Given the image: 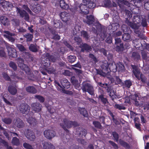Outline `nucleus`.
Here are the masks:
<instances>
[{"label":"nucleus","instance_id":"f257e3e1","mask_svg":"<svg viewBox=\"0 0 149 149\" xmlns=\"http://www.w3.org/2000/svg\"><path fill=\"white\" fill-rule=\"evenodd\" d=\"M81 89L83 92H87L89 94L94 95V89L93 86L91 84L86 81H83L82 83Z\"/></svg>","mask_w":149,"mask_h":149},{"label":"nucleus","instance_id":"f03ea898","mask_svg":"<svg viewBox=\"0 0 149 149\" xmlns=\"http://www.w3.org/2000/svg\"><path fill=\"white\" fill-rule=\"evenodd\" d=\"M125 18L126 19L125 21V22L128 26H130L131 28L136 25V24L135 23H133L130 21L131 18L132 17V14L131 12L127 10L125 11Z\"/></svg>","mask_w":149,"mask_h":149},{"label":"nucleus","instance_id":"7ed1b4c3","mask_svg":"<svg viewBox=\"0 0 149 149\" xmlns=\"http://www.w3.org/2000/svg\"><path fill=\"white\" fill-rule=\"evenodd\" d=\"M74 9L80 13L84 14H88L89 12V8L86 4H80L75 7Z\"/></svg>","mask_w":149,"mask_h":149},{"label":"nucleus","instance_id":"20e7f679","mask_svg":"<svg viewBox=\"0 0 149 149\" xmlns=\"http://www.w3.org/2000/svg\"><path fill=\"white\" fill-rule=\"evenodd\" d=\"M63 122L60 123L61 127L66 132H68L67 128H70L71 127L72 121L68 119L64 118L63 119Z\"/></svg>","mask_w":149,"mask_h":149},{"label":"nucleus","instance_id":"39448f33","mask_svg":"<svg viewBox=\"0 0 149 149\" xmlns=\"http://www.w3.org/2000/svg\"><path fill=\"white\" fill-rule=\"evenodd\" d=\"M24 133L25 136L30 141H33L36 138L34 133L31 130L28 129H25Z\"/></svg>","mask_w":149,"mask_h":149},{"label":"nucleus","instance_id":"423d86ee","mask_svg":"<svg viewBox=\"0 0 149 149\" xmlns=\"http://www.w3.org/2000/svg\"><path fill=\"white\" fill-rule=\"evenodd\" d=\"M16 8L17 13L19 14L20 17L24 18V19L27 21H29V15L25 10L18 8Z\"/></svg>","mask_w":149,"mask_h":149},{"label":"nucleus","instance_id":"0eeeda50","mask_svg":"<svg viewBox=\"0 0 149 149\" xmlns=\"http://www.w3.org/2000/svg\"><path fill=\"white\" fill-rule=\"evenodd\" d=\"M19 109L22 113L27 114L30 111V107L27 104L23 103L20 105Z\"/></svg>","mask_w":149,"mask_h":149},{"label":"nucleus","instance_id":"6e6552de","mask_svg":"<svg viewBox=\"0 0 149 149\" xmlns=\"http://www.w3.org/2000/svg\"><path fill=\"white\" fill-rule=\"evenodd\" d=\"M44 135L45 137L49 139H51L55 135V132L52 130H46L44 132Z\"/></svg>","mask_w":149,"mask_h":149},{"label":"nucleus","instance_id":"1a4fd4ad","mask_svg":"<svg viewBox=\"0 0 149 149\" xmlns=\"http://www.w3.org/2000/svg\"><path fill=\"white\" fill-rule=\"evenodd\" d=\"M134 30V33L137 35L141 39H144L146 38L145 36L140 32V29L139 28V26L137 25H134V26L132 28Z\"/></svg>","mask_w":149,"mask_h":149},{"label":"nucleus","instance_id":"9d476101","mask_svg":"<svg viewBox=\"0 0 149 149\" xmlns=\"http://www.w3.org/2000/svg\"><path fill=\"white\" fill-rule=\"evenodd\" d=\"M15 126L18 128H22L25 126V124L23 121L19 118L14 119L13 122Z\"/></svg>","mask_w":149,"mask_h":149},{"label":"nucleus","instance_id":"9b49d317","mask_svg":"<svg viewBox=\"0 0 149 149\" xmlns=\"http://www.w3.org/2000/svg\"><path fill=\"white\" fill-rule=\"evenodd\" d=\"M31 107L33 110L36 112L40 111L42 107V105L38 102L32 103L31 105Z\"/></svg>","mask_w":149,"mask_h":149},{"label":"nucleus","instance_id":"f8f14e48","mask_svg":"<svg viewBox=\"0 0 149 149\" xmlns=\"http://www.w3.org/2000/svg\"><path fill=\"white\" fill-rule=\"evenodd\" d=\"M60 16L62 20L65 22L69 21L70 18V14L65 11L61 12Z\"/></svg>","mask_w":149,"mask_h":149},{"label":"nucleus","instance_id":"ddd939ff","mask_svg":"<svg viewBox=\"0 0 149 149\" xmlns=\"http://www.w3.org/2000/svg\"><path fill=\"white\" fill-rule=\"evenodd\" d=\"M80 47L81 48V51L82 52H89L92 50L91 47L86 43H82L80 45Z\"/></svg>","mask_w":149,"mask_h":149},{"label":"nucleus","instance_id":"4468645a","mask_svg":"<svg viewBox=\"0 0 149 149\" xmlns=\"http://www.w3.org/2000/svg\"><path fill=\"white\" fill-rule=\"evenodd\" d=\"M61 84L62 86L63 89H68L70 86V84L69 82L66 79L63 78L61 80Z\"/></svg>","mask_w":149,"mask_h":149},{"label":"nucleus","instance_id":"2eb2a0df","mask_svg":"<svg viewBox=\"0 0 149 149\" xmlns=\"http://www.w3.org/2000/svg\"><path fill=\"white\" fill-rule=\"evenodd\" d=\"M16 46L20 51L23 52V53L27 56H30V54L28 52H26V49L23 45L18 44H17Z\"/></svg>","mask_w":149,"mask_h":149},{"label":"nucleus","instance_id":"dca6fc26","mask_svg":"<svg viewBox=\"0 0 149 149\" xmlns=\"http://www.w3.org/2000/svg\"><path fill=\"white\" fill-rule=\"evenodd\" d=\"M119 23H113L111 25L108 26V28L110 30V32H114L119 27Z\"/></svg>","mask_w":149,"mask_h":149},{"label":"nucleus","instance_id":"f3484780","mask_svg":"<svg viewBox=\"0 0 149 149\" xmlns=\"http://www.w3.org/2000/svg\"><path fill=\"white\" fill-rule=\"evenodd\" d=\"M132 69V72L135 76L139 79V76L140 74V71L139 69L135 65H131Z\"/></svg>","mask_w":149,"mask_h":149},{"label":"nucleus","instance_id":"a211bd4d","mask_svg":"<svg viewBox=\"0 0 149 149\" xmlns=\"http://www.w3.org/2000/svg\"><path fill=\"white\" fill-rule=\"evenodd\" d=\"M96 0H87L86 1V5L88 8H92L96 6L95 2Z\"/></svg>","mask_w":149,"mask_h":149},{"label":"nucleus","instance_id":"6ab92c4d","mask_svg":"<svg viewBox=\"0 0 149 149\" xmlns=\"http://www.w3.org/2000/svg\"><path fill=\"white\" fill-rule=\"evenodd\" d=\"M123 40L127 42H129L132 39L130 34L128 33H124L122 35Z\"/></svg>","mask_w":149,"mask_h":149},{"label":"nucleus","instance_id":"aec40b11","mask_svg":"<svg viewBox=\"0 0 149 149\" xmlns=\"http://www.w3.org/2000/svg\"><path fill=\"white\" fill-rule=\"evenodd\" d=\"M100 31L99 33V36L102 39V40H103L107 36V29L105 28H101L100 30Z\"/></svg>","mask_w":149,"mask_h":149},{"label":"nucleus","instance_id":"412c9836","mask_svg":"<svg viewBox=\"0 0 149 149\" xmlns=\"http://www.w3.org/2000/svg\"><path fill=\"white\" fill-rule=\"evenodd\" d=\"M0 20L4 26L8 25L9 24L8 19L5 16H2L0 17Z\"/></svg>","mask_w":149,"mask_h":149},{"label":"nucleus","instance_id":"4be33fe9","mask_svg":"<svg viewBox=\"0 0 149 149\" xmlns=\"http://www.w3.org/2000/svg\"><path fill=\"white\" fill-rule=\"evenodd\" d=\"M26 89L27 92L32 94H35L37 92V90L33 86H28L26 87Z\"/></svg>","mask_w":149,"mask_h":149},{"label":"nucleus","instance_id":"5701e85b","mask_svg":"<svg viewBox=\"0 0 149 149\" xmlns=\"http://www.w3.org/2000/svg\"><path fill=\"white\" fill-rule=\"evenodd\" d=\"M109 67L110 71L115 72L117 71L118 67H117V65H116L115 62L109 64Z\"/></svg>","mask_w":149,"mask_h":149},{"label":"nucleus","instance_id":"b1692460","mask_svg":"<svg viewBox=\"0 0 149 149\" xmlns=\"http://www.w3.org/2000/svg\"><path fill=\"white\" fill-rule=\"evenodd\" d=\"M59 4L60 7L64 9H68L69 7L68 5L65 2L64 0H61Z\"/></svg>","mask_w":149,"mask_h":149},{"label":"nucleus","instance_id":"393cba45","mask_svg":"<svg viewBox=\"0 0 149 149\" xmlns=\"http://www.w3.org/2000/svg\"><path fill=\"white\" fill-rule=\"evenodd\" d=\"M43 147L44 149H51L55 148V147L50 143L47 142H45L43 143Z\"/></svg>","mask_w":149,"mask_h":149},{"label":"nucleus","instance_id":"a878e982","mask_svg":"<svg viewBox=\"0 0 149 149\" xmlns=\"http://www.w3.org/2000/svg\"><path fill=\"white\" fill-rule=\"evenodd\" d=\"M142 20V18L140 16L137 15H136L134 16L132 19L133 23H134V22H136V24L140 23ZM136 24L138 25L137 24Z\"/></svg>","mask_w":149,"mask_h":149},{"label":"nucleus","instance_id":"bb28decb","mask_svg":"<svg viewBox=\"0 0 149 149\" xmlns=\"http://www.w3.org/2000/svg\"><path fill=\"white\" fill-rule=\"evenodd\" d=\"M13 81H14L13 86L10 87V93L13 95H14L16 94L17 92V90L15 87V82L16 81L15 80H13Z\"/></svg>","mask_w":149,"mask_h":149},{"label":"nucleus","instance_id":"cd10ccee","mask_svg":"<svg viewBox=\"0 0 149 149\" xmlns=\"http://www.w3.org/2000/svg\"><path fill=\"white\" fill-rule=\"evenodd\" d=\"M87 21H86V23L89 25L92 24L94 21V17L91 15L87 16Z\"/></svg>","mask_w":149,"mask_h":149},{"label":"nucleus","instance_id":"c85d7f7f","mask_svg":"<svg viewBox=\"0 0 149 149\" xmlns=\"http://www.w3.org/2000/svg\"><path fill=\"white\" fill-rule=\"evenodd\" d=\"M10 56L13 58L17 57V53L16 50L11 47H10Z\"/></svg>","mask_w":149,"mask_h":149},{"label":"nucleus","instance_id":"c756f323","mask_svg":"<svg viewBox=\"0 0 149 149\" xmlns=\"http://www.w3.org/2000/svg\"><path fill=\"white\" fill-rule=\"evenodd\" d=\"M143 59L146 61L149 60V54L147 52L143 51L141 52Z\"/></svg>","mask_w":149,"mask_h":149},{"label":"nucleus","instance_id":"7c9ffc66","mask_svg":"<svg viewBox=\"0 0 149 149\" xmlns=\"http://www.w3.org/2000/svg\"><path fill=\"white\" fill-rule=\"evenodd\" d=\"M117 69L119 71L122 72L124 71L125 68L123 64L120 62H119L117 64Z\"/></svg>","mask_w":149,"mask_h":149},{"label":"nucleus","instance_id":"2f4dec72","mask_svg":"<svg viewBox=\"0 0 149 149\" xmlns=\"http://www.w3.org/2000/svg\"><path fill=\"white\" fill-rule=\"evenodd\" d=\"M18 67L20 68L21 69L24 70L26 73L30 71L29 68L24 63L21 65H19V66Z\"/></svg>","mask_w":149,"mask_h":149},{"label":"nucleus","instance_id":"473e14b6","mask_svg":"<svg viewBox=\"0 0 149 149\" xmlns=\"http://www.w3.org/2000/svg\"><path fill=\"white\" fill-rule=\"evenodd\" d=\"M27 121L30 125H33V126L35 125L37 123V120L35 118H28Z\"/></svg>","mask_w":149,"mask_h":149},{"label":"nucleus","instance_id":"72a5a7b5","mask_svg":"<svg viewBox=\"0 0 149 149\" xmlns=\"http://www.w3.org/2000/svg\"><path fill=\"white\" fill-rule=\"evenodd\" d=\"M81 36L86 40H88L90 38L89 34L86 31H82L81 32Z\"/></svg>","mask_w":149,"mask_h":149},{"label":"nucleus","instance_id":"f704fd0d","mask_svg":"<svg viewBox=\"0 0 149 149\" xmlns=\"http://www.w3.org/2000/svg\"><path fill=\"white\" fill-rule=\"evenodd\" d=\"M142 0H131V3H133L134 5L135 6L139 7L141 5Z\"/></svg>","mask_w":149,"mask_h":149},{"label":"nucleus","instance_id":"c9c22d12","mask_svg":"<svg viewBox=\"0 0 149 149\" xmlns=\"http://www.w3.org/2000/svg\"><path fill=\"white\" fill-rule=\"evenodd\" d=\"M24 36L26 38L27 41H30L32 40V39L33 38V34L27 33L24 35Z\"/></svg>","mask_w":149,"mask_h":149},{"label":"nucleus","instance_id":"e433bc0d","mask_svg":"<svg viewBox=\"0 0 149 149\" xmlns=\"http://www.w3.org/2000/svg\"><path fill=\"white\" fill-rule=\"evenodd\" d=\"M132 42L135 47L136 48L140 47L142 45V44L139 42L138 39H137L133 40Z\"/></svg>","mask_w":149,"mask_h":149},{"label":"nucleus","instance_id":"4c0bfd02","mask_svg":"<svg viewBox=\"0 0 149 149\" xmlns=\"http://www.w3.org/2000/svg\"><path fill=\"white\" fill-rule=\"evenodd\" d=\"M71 81L72 84L75 86H77L78 84V81L74 76H73L71 78Z\"/></svg>","mask_w":149,"mask_h":149},{"label":"nucleus","instance_id":"58836bf2","mask_svg":"<svg viewBox=\"0 0 149 149\" xmlns=\"http://www.w3.org/2000/svg\"><path fill=\"white\" fill-rule=\"evenodd\" d=\"M52 33L53 35V36L52 38V39L56 40H58L60 39V36L58 35L56 32L55 31H52Z\"/></svg>","mask_w":149,"mask_h":149},{"label":"nucleus","instance_id":"ea45409f","mask_svg":"<svg viewBox=\"0 0 149 149\" xmlns=\"http://www.w3.org/2000/svg\"><path fill=\"white\" fill-rule=\"evenodd\" d=\"M93 123L95 127L100 129H102V127L101 125V123L97 121H94Z\"/></svg>","mask_w":149,"mask_h":149},{"label":"nucleus","instance_id":"a19ab883","mask_svg":"<svg viewBox=\"0 0 149 149\" xmlns=\"http://www.w3.org/2000/svg\"><path fill=\"white\" fill-rule=\"evenodd\" d=\"M99 98L104 104H106L107 102L108 103L107 100L106 98L104 97V95L101 94L99 96Z\"/></svg>","mask_w":149,"mask_h":149},{"label":"nucleus","instance_id":"79ce46f5","mask_svg":"<svg viewBox=\"0 0 149 149\" xmlns=\"http://www.w3.org/2000/svg\"><path fill=\"white\" fill-rule=\"evenodd\" d=\"M132 57L135 60H138L140 58V56L138 53L134 52L132 53Z\"/></svg>","mask_w":149,"mask_h":149},{"label":"nucleus","instance_id":"37998d69","mask_svg":"<svg viewBox=\"0 0 149 149\" xmlns=\"http://www.w3.org/2000/svg\"><path fill=\"white\" fill-rule=\"evenodd\" d=\"M29 48L30 50L33 52H36L38 51V49L36 46L34 44H31L29 46Z\"/></svg>","mask_w":149,"mask_h":149},{"label":"nucleus","instance_id":"c03bdc74","mask_svg":"<svg viewBox=\"0 0 149 149\" xmlns=\"http://www.w3.org/2000/svg\"><path fill=\"white\" fill-rule=\"evenodd\" d=\"M118 141L119 143L121 145L126 148H128L129 147V145L127 143L125 142L123 140L121 139H120Z\"/></svg>","mask_w":149,"mask_h":149},{"label":"nucleus","instance_id":"a18cd8bd","mask_svg":"<svg viewBox=\"0 0 149 149\" xmlns=\"http://www.w3.org/2000/svg\"><path fill=\"white\" fill-rule=\"evenodd\" d=\"M12 143L14 145L18 146L19 144V141L16 137H14L12 140Z\"/></svg>","mask_w":149,"mask_h":149},{"label":"nucleus","instance_id":"49530a36","mask_svg":"<svg viewBox=\"0 0 149 149\" xmlns=\"http://www.w3.org/2000/svg\"><path fill=\"white\" fill-rule=\"evenodd\" d=\"M16 60L17 61V63L18 64V66H19V65H21L24 63V59L21 58H18L16 59Z\"/></svg>","mask_w":149,"mask_h":149},{"label":"nucleus","instance_id":"de8ad7c7","mask_svg":"<svg viewBox=\"0 0 149 149\" xmlns=\"http://www.w3.org/2000/svg\"><path fill=\"white\" fill-rule=\"evenodd\" d=\"M76 57L74 56L70 55L68 57V60L70 63H72L75 61Z\"/></svg>","mask_w":149,"mask_h":149},{"label":"nucleus","instance_id":"09e8293b","mask_svg":"<svg viewBox=\"0 0 149 149\" xmlns=\"http://www.w3.org/2000/svg\"><path fill=\"white\" fill-rule=\"evenodd\" d=\"M112 135L114 139L117 142L119 140V136L118 134L115 132H112Z\"/></svg>","mask_w":149,"mask_h":149},{"label":"nucleus","instance_id":"8fccbe9b","mask_svg":"<svg viewBox=\"0 0 149 149\" xmlns=\"http://www.w3.org/2000/svg\"><path fill=\"white\" fill-rule=\"evenodd\" d=\"M41 8L40 7L39 5H38L34 7L33 9V11L34 12L37 13H39L41 10Z\"/></svg>","mask_w":149,"mask_h":149},{"label":"nucleus","instance_id":"3c124183","mask_svg":"<svg viewBox=\"0 0 149 149\" xmlns=\"http://www.w3.org/2000/svg\"><path fill=\"white\" fill-rule=\"evenodd\" d=\"M80 113L82 114L84 116L86 117L87 116V111L84 108H80L79 109Z\"/></svg>","mask_w":149,"mask_h":149},{"label":"nucleus","instance_id":"603ef678","mask_svg":"<svg viewBox=\"0 0 149 149\" xmlns=\"http://www.w3.org/2000/svg\"><path fill=\"white\" fill-rule=\"evenodd\" d=\"M123 85L125 87L129 88L132 85V83L130 80H127L125 81V83Z\"/></svg>","mask_w":149,"mask_h":149},{"label":"nucleus","instance_id":"864d4df0","mask_svg":"<svg viewBox=\"0 0 149 149\" xmlns=\"http://www.w3.org/2000/svg\"><path fill=\"white\" fill-rule=\"evenodd\" d=\"M23 146L24 148L26 149H33L31 145L26 142L24 143Z\"/></svg>","mask_w":149,"mask_h":149},{"label":"nucleus","instance_id":"5fc2aeb1","mask_svg":"<svg viewBox=\"0 0 149 149\" xmlns=\"http://www.w3.org/2000/svg\"><path fill=\"white\" fill-rule=\"evenodd\" d=\"M123 43H120V45H117L116 47L117 51L119 52L123 50Z\"/></svg>","mask_w":149,"mask_h":149},{"label":"nucleus","instance_id":"6e6d98bb","mask_svg":"<svg viewBox=\"0 0 149 149\" xmlns=\"http://www.w3.org/2000/svg\"><path fill=\"white\" fill-rule=\"evenodd\" d=\"M36 98L40 102H44L45 98L42 96L40 95H36L35 96Z\"/></svg>","mask_w":149,"mask_h":149},{"label":"nucleus","instance_id":"4d7b16f0","mask_svg":"<svg viewBox=\"0 0 149 149\" xmlns=\"http://www.w3.org/2000/svg\"><path fill=\"white\" fill-rule=\"evenodd\" d=\"M122 34V32L120 31H119L117 32H113L112 34V36L115 38H116L117 37L119 36H121Z\"/></svg>","mask_w":149,"mask_h":149},{"label":"nucleus","instance_id":"13d9d810","mask_svg":"<svg viewBox=\"0 0 149 149\" xmlns=\"http://www.w3.org/2000/svg\"><path fill=\"white\" fill-rule=\"evenodd\" d=\"M12 23L14 26H17L19 25V21L18 19H13L12 21Z\"/></svg>","mask_w":149,"mask_h":149},{"label":"nucleus","instance_id":"bf43d9fd","mask_svg":"<svg viewBox=\"0 0 149 149\" xmlns=\"http://www.w3.org/2000/svg\"><path fill=\"white\" fill-rule=\"evenodd\" d=\"M116 81L115 83L116 84H120L121 85L124 84V83L122 82V80L117 76L115 77Z\"/></svg>","mask_w":149,"mask_h":149},{"label":"nucleus","instance_id":"052dcab7","mask_svg":"<svg viewBox=\"0 0 149 149\" xmlns=\"http://www.w3.org/2000/svg\"><path fill=\"white\" fill-rule=\"evenodd\" d=\"M10 67H11L14 70H16L17 69V66L16 64L12 61L10 62Z\"/></svg>","mask_w":149,"mask_h":149},{"label":"nucleus","instance_id":"680f3d73","mask_svg":"<svg viewBox=\"0 0 149 149\" xmlns=\"http://www.w3.org/2000/svg\"><path fill=\"white\" fill-rule=\"evenodd\" d=\"M138 79L139 80L141 79V81L143 83H146V78L144 75L142 74H140V77H139V79Z\"/></svg>","mask_w":149,"mask_h":149},{"label":"nucleus","instance_id":"e2e57ef3","mask_svg":"<svg viewBox=\"0 0 149 149\" xmlns=\"http://www.w3.org/2000/svg\"><path fill=\"white\" fill-rule=\"evenodd\" d=\"M114 107L116 109L119 110L125 109L126 108L124 107L123 105H120L119 104H116L114 106Z\"/></svg>","mask_w":149,"mask_h":149},{"label":"nucleus","instance_id":"0e129e2a","mask_svg":"<svg viewBox=\"0 0 149 149\" xmlns=\"http://www.w3.org/2000/svg\"><path fill=\"white\" fill-rule=\"evenodd\" d=\"M74 40L78 44H80L81 41V38L78 36H74Z\"/></svg>","mask_w":149,"mask_h":149},{"label":"nucleus","instance_id":"69168bd1","mask_svg":"<svg viewBox=\"0 0 149 149\" xmlns=\"http://www.w3.org/2000/svg\"><path fill=\"white\" fill-rule=\"evenodd\" d=\"M94 26L96 27V28L97 31H99L101 29V28L104 27H102L101 24L99 22L95 23Z\"/></svg>","mask_w":149,"mask_h":149},{"label":"nucleus","instance_id":"338daca9","mask_svg":"<svg viewBox=\"0 0 149 149\" xmlns=\"http://www.w3.org/2000/svg\"><path fill=\"white\" fill-rule=\"evenodd\" d=\"M120 18L118 16L116 15L113 17L114 23H119Z\"/></svg>","mask_w":149,"mask_h":149},{"label":"nucleus","instance_id":"774afa93","mask_svg":"<svg viewBox=\"0 0 149 149\" xmlns=\"http://www.w3.org/2000/svg\"><path fill=\"white\" fill-rule=\"evenodd\" d=\"M87 132L86 130L84 129L81 128V130H80V132L79 133V134H82V135L85 136Z\"/></svg>","mask_w":149,"mask_h":149}]
</instances>
